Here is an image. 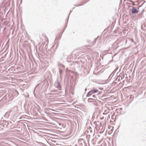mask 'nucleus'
<instances>
[{"label": "nucleus", "instance_id": "nucleus-13", "mask_svg": "<svg viewBox=\"0 0 146 146\" xmlns=\"http://www.w3.org/2000/svg\"><path fill=\"white\" fill-rule=\"evenodd\" d=\"M60 72H61L60 70Z\"/></svg>", "mask_w": 146, "mask_h": 146}, {"label": "nucleus", "instance_id": "nucleus-11", "mask_svg": "<svg viewBox=\"0 0 146 146\" xmlns=\"http://www.w3.org/2000/svg\"><path fill=\"white\" fill-rule=\"evenodd\" d=\"M103 89L102 88H101L100 89L101 90H103Z\"/></svg>", "mask_w": 146, "mask_h": 146}, {"label": "nucleus", "instance_id": "nucleus-4", "mask_svg": "<svg viewBox=\"0 0 146 146\" xmlns=\"http://www.w3.org/2000/svg\"><path fill=\"white\" fill-rule=\"evenodd\" d=\"M57 84H57V87L58 88H59L60 90V88H61V86H60V84L58 82Z\"/></svg>", "mask_w": 146, "mask_h": 146}, {"label": "nucleus", "instance_id": "nucleus-15", "mask_svg": "<svg viewBox=\"0 0 146 146\" xmlns=\"http://www.w3.org/2000/svg\"><path fill=\"white\" fill-rule=\"evenodd\" d=\"M97 39H95V40H96Z\"/></svg>", "mask_w": 146, "mask_h": 146}, {"label": "nucleus", "instance_id": "nucleus-3", "mask_svg": "<svg viewBox=\"0 0 146 146\" xmlns=\"http://www.w3.org/2000/svg\"><path fill=\"white\" fill-rule=\"evenodd\" d=\"M92 92L93 94L96 93L98 92V91L97 90H95L93 89L92 90Z\"/></svg>", "mask_w": 146, "mask_h": 146}, {"label": "nucleus", "instance_id": "nucleus-1", "mask_svg": "<svg viewBox=\"0 0 146 146\" xmlns=\"http://www.w3.org/2000/svg\"><path fill=\"white\" fill-rule=\"evenodd\" d=\"M138 12V10H137L135 7H133L131 11V13L132 14H135L137 13Z\"/></svg>", "mask_w": 146, "mask_h": 146}, {"label": "nucleus", "instance_id": "nucleus-7", "mask_svg": "<svg viewBox=\"0 0 146 146\" xmlns=\"http://www.w3.org/2000/svg\"><path fill=\"white\" fill-rule=\"evenodd\" d=\"M5 115H7L8 116H9V112H7L5 114Z\"/></svg>", "mask_w": 146, "mask_h": 146}, {"label": "nucleus", "instance_id": "nucleus-5", "mask_svg": "<svg viewBox=\"0 0 146 146\" xmlns=\"http://www.w3.org/2000/svg\"><path fill=\"white\" fill-rule=\"evenodd\" d=\"M14 93L15 94V95L18 96L19 94L18 92L16 90H15L14 92Z\"/></svg>", "mask_w": 146, "mask_h": 146}, {"label": "nucleus", "instance_id": "nucleus-8", "mask_svg": "<svg viewBox=\"0 0 146 146\" xmlns=\"http://www.w3.org/2000/svg\"><path fill=\"white\" fill-rule=\"evenodd\" d=\"M92 98H89L88 99V101H89L90 100H91V99H92Z\"/></svg>", "mask_w": 146, "mask_h": 146}, {"label": "nucleus", "instance_id": "nucleus-12", "mask_svg": "<svg viewBox=\"0 0 146 146\" xmlns=\"http://www.w3.org/2000/svg\"><path fill=\"white\" fill-rule=\"evenodd\" d=\"M71 12H72V11H70V13L69 14H70V13H71Z\"/></svg>", "mask_w": 146, "mask_h": 146}, {"label": "nucleus", "instance_id": "nucleus-14", "mask_svg": "<svg viewBox=\"0 0 146 146\" xmlns=\"http://www.w3.org/2000/svg\"><path fill=\"white\" fill-rule=\"evenodd\" d=\"M60 72H61L60 70Z\"/></svg>", "mask_w": 146, "mask_h": 146}, {"label": "nucleus", "instance_id": "nucleus-10", "mask_svg": "<svg viewBox=\"0 0 146 146\" xmlns=\"http://www.w3.org/2000/svg\"><path fill=\"white\" fill-rule=\"evenodd\" d=\"M60 125H61V124L60 123H58Z\"/></svg>", "mask_w": 146, "mask_h": 146}, {"label": "nucleus", "instance_id": "nucleus-2", "mask_svg": "<svg viewBox=\"0 0 146 146\" xmlns=\"http://www.w3.org/2000/svg\"><path fill=\"white\" fill-rule=\"evenodd\" d=\"M93 94L92 91L91 90L90 92H89L87 94V97H89L91 96Z\"/></svg>", "mask_w": 146, "mask_h": 146}, {"label": "nucleus", "instance_id": "nucleus-9", "mask_svg": "<svg viewBox=\"0 0 146 146\" xmlns=\"http://www.w3.org/2000/svg\"><path fill=\"white\" fill-rule=\"evenodd\" d=\"M92 97H93V98H95L96 97L95 96V95H93Z\"/></svg>", "mask_w": 146, "mask_h": 146}, {"label": "nucleus", "instance_id": "nucleus-6", "mask_svg": "<svg viewBox=\"0 0 146 146\" xmlns=\"http://www.w3.org/2000/svg\"><path fill=\"white\" fill-rule=\"evenodd\" d=\"M50 110L52 111H56L54 110H53V109H50V108L48 110L49 111H50Z\"/></svg>", "mask_w": 146, "mask_h": 146}]
</instances>
